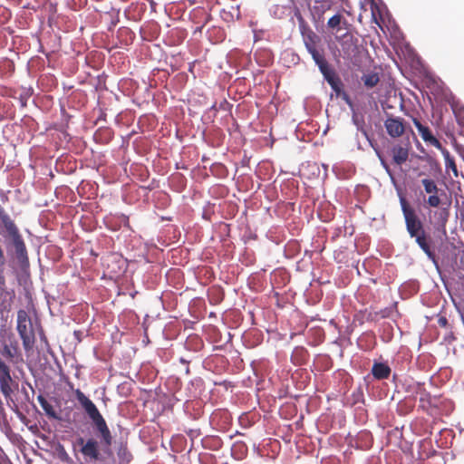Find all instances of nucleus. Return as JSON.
I'll return each instance as SVG.
<instances>
[{"label":"nucleus","mask_w":464,"mask_h":464,"mask_svg":"<svg viewBox=\"0 0 464 464\" xmlns=\"http://www.w3.org/2000/svg\"><path fill=\"white\" fill-rule=\"evenodd\" d=\"M75 397L84 412L93 423L97 432L100 434V443L94 438L84 440L79 438L77 443L82 447L81 453L85 459L90 461L101 460L100 445L104 454L111 456L112 451L111 450L112 444V435L107 425V422L96 405L90 400L80 389L74 391Z\"/></svg>","instance_id":"obj_1"},{"label":"nucleus","mask_w":464,"mask_h":464,"mask_svg":"<svg viewBox=\"0 0 464 464\" xmlns=\"http://www.w3.org/2000/svg\"><path fill=\"white\" fill-rule=\"evenodd\" d=\"M19 356L18 343L15 340L0 335V392L5 401H13L12 396L18 383L12 377L11 363L17 362Z\"/></svg>","instance_id":"obj_2"},{"label":"nucleus","mask_w":464,"mask_h":464,"mask_svg":"<svg viewBox=\"0 0 464 464\" xmlns=\"http://www.w3.org/2000/svg\"><path fill=\"white\" fill-rule=\"evenodd\" d=\"M400 204L409 236L415 239L416 244L426 254L428 258L436 264V255L431 249L432 239L426 231L423 221L416 209L404 197L400 198Z\"/></svg>","instance_id":"obj_3"},{"label":"nucleus","mask_w":464,"mask_h":464,"mask_svg":"<svg viewBox=\"0 0 464 464\" xmlns=\"http://www.w3.org/2000/svg\"><path fill=\"white\" fill-rule=\"evenodd\" d=\"M420 184L423 188V191L428 195L425 204L430 208H440L438 210L434 211L436 224L445 228L450 217V202H448L446 207H441L444 205L443 198L446 197L445 191L440 188L437 181L430 178L422 179Z\"/></svg>","instance_id":"obj_4"},{"label":"nucleus","mask_w":464,"mask_h":464,"mask_svg":"<svg viewBox=\"0 0 464 464\" xmlns=\"http://www.w3.org/2000/svg\"><path fill=\"white\" fill-rule=\"evenodd\" d=\"M18 334L23 342L24 350H31L34 344V334L32 328L31 319L27 312L20 309L17 312V326Z\"/></svg>","instance_id":"obj_5"},{"label":"nucleus","mask_w":464,"mask_h":464,"mask_svg":"<svg viewBox=\"0 0 464 464\" xmlns=\"http://www.w3.org/2000/svg\"><path fill=\"white\" fill-rule=\"evenodd\" d=\"M384 127L387 133L392 138H398L403 135L405 131V122L402 118L388 116L384 121Z\"/></svg>","instance_id":"obj_6"},{"label":"nucleus","mask_w":464,"mask_h":464,"mask_svg":"<svg viewBox=\"0 0 464 464\" xmlns=\"http://www.w3.org/2000/svg\"><path fill=\"white\" fill-rule=\"evenodd\" d=\"M0 234L6 233L10 238L19 235V229L3 207L0 206Z\"/></svg>","instance_id":"obj_7"},{"label":"nucleus","mask_w":464,"mask_h":464,"mask_svg":"<svg viewBox=\"0 0 464 464\" xmlns=\"http://www.w3.org/2000/svg\"><path fill=\"white\" fill-rule=\"evenodd\" d=\"M412 121L414 126L418 130V132L420 135L421 139L426 143L437 148L438 150L441 149V142L436 137L433 136L429 127L421 124V122L417 118H413Z\"/></svg>","instance_id":"obj_8"},{"label":"nucleus","mask_w":464,"mask_h":464,"mask_svg":"<svg viewBox=\"0 0 464 464\" xmlns=\"http://www.w3.org/2000/svg\"><path fill=\"white\" fill-rule=\"evenodd\" d=\"M411 145L410 143L396 144L391 149V155L392 157V162L397 166L404 164L410 154Z\"/></svg>","instance_id":"obj_9"},{"label":"nucleus","mask_w":464,"mask_h":464,"mask_svg":"<svg viewBox=\"0 0 464 464\" xmlns=\"http://www.w3.org/2000/svg\"><path fill=\"white\" fill-rule=\"evenodd\" d=\"M333 0H314L311 13L314 19L321 20L326 11L333 6Z\"/></svg>","instance_id":"obj_10"},{"label":"nucleus","mask_w":464,"mask_h":464,"mask_svg":"<svg viewBox=\"0 0 464 464\" xmlns=\"http://www.w3.org/2000/svg\"><path fill=\"white\" fill-rule=\"evenodd\" d=\"M13 245L14 246L15 255L19 262L25 263L28 262L27 250L24 244V241L21 236V234L16 235L11 237Z\"/></svg>","instance_id":"obj_11"},{"label":"nucleus","mask_w":464,"mask_h":464,"mask_svg":"<svg viewBox=\"0 0 464 464\" xmlns=\"http://www.w3.org/2000/svg\"><path fill=\"white\" fill-rule=\"evenodd\" d=\"M14 299V290L6 291L5 288L0 291V318L4 313H9Z\"/></svg>","instance_id":"obj_12"},{"label":"nucleus","mask_w":464,"mask_h":464,"mask_svg":"<svg viewBox=\"0 0 464 464\" xmlns=\"http://www.w3.org/2000/svg\"><path fill=\"white\" fill-rule=\"evenodd\" d=\"M341 47L344 54V58L351 60L355 63V55L359 51L358 45L353 41L352 38L343 40L341 43Z\"/></svg>","instance_id":"obj_13"},{"label":"nucleus","mask_w":464,"mask_h":464,"mask_svg":"<svg viewBox=\"0 0 464 464\" xmlns=\"http://www.w3.org/2000/svg\"><path fill=\"white\" fill-rule=\"evenodd\" d=\"M308 53L312 55L313 60L314 61L315 64L318 66L320 71H323V69L329 66V63L324 56V49L323 48L322 45L314 49L309 50Z\"/></svg>","instance_id":"obj_14"},{"label":"nucleus","mask_w":464,"mask_h":464,"mask_svg":"<svg viewBox=\"0 0 464 464\" xmlns=\"http://www.w3.org/2000/svg\"><path fill=\"white\" fill-rule=\"evenodd\" d=\"M391 372L390 366L383 362H374L372 368V374L377 380L388 379Z\"/></svg>","instance_id":"obj_15"},{"label":"nucleus","mask_w":464,"mask_h":464,"mask_svg":"<svg viewBox=\"0 0 464 464\" xmlns=\"http://www.w3.org/2000/svg\"><path fill=\"white\" fill-rule=\"evenodd\" d=\"M440 150L441 154L443 155V158L445 160L446 171L451 170L453 173V176L455 178H458L459 171H458V168H457L454 158L450 155V151L443 146L441 147V149H440Z\"/></svg>","instance_id":"obj_16"},{"label":"nucleus","mask_w":464,"mask_h":464,"mask_svg":"<svg viewBox=\"0 0 464 464\" xmlns=\"http://www.w3.org/2000/svg\"><path fill=\"white\" fill-rule=\"evenodd\" d=\"M303 36L307 51L321 46V38L314 31L309 30Z\"/></svg>","instance_id":"obj_17"},{"label":"nucleus","mask_w":464,"mask_h":464,"mask_svg":"<svg viewBox=\"0 0 464 464\" xmlns=\"http://www.w3.org/2000/svg\"><path fill=\"white\" fill-rule=\"evenodd\" d=\"M320 72L323 74L324 80L328 82V84L331 87L336 85L337 83H339V82L342 81L340 77L335 73V72L333 69H331L330 65Z\"/></svg>","instance_id":"obj_18"},{"label":"nucleus","mask_w":464,"mask_h":464,"mask_svg":"<svg viewBox=\"0 0 464 464\" xmlns=\"http://www.w3.org/2000/svg\"><path fill=\"white\" fill-rule=\"evenodd\" d=\"M320 72L323 74L324 80L328 82V84L331 87L336 85L337 83H339V82L342 81L340 77L335 73V72L333 69H331L330 65Z\"/></svg>","instance_id":"obj_19"},{"label":"nucleus","mask_w":464,"mask_h":464,"mask_svg":"<svg viewBox=\"0 0 464 464\" xmlns=\"http://www.w3.org/2000/svg\"><path fill=\"white\" fill-rule=\"evenodd\" d=\"M363 84L366 88H373L380 82V77L376 72L363 74L362 77Z\"/></svg>","instance_id":"obj_20"},{"label":"nucleus","mask_w":464,"mask_h":464,"mask_svg":"<svg viewBox=\"0 0 464 464\" xmlns=\"http://www.w3.org/2000/svg\"><path fill=\"white\" fill-rule=\"evenodd\" d=\"M5 265V257L4 254V250L0 246V291H3L5 288V277L4 276V268Z\"/></svg>","instance_id":"obj_21"},{"label":"nucleus","mask_w":464,"mask_h":464,"mask_svg":"<svg viewBox=\"0 0 464 464\" xmlns=\"http://www.w3.org/2000/svg\"><path fill=\"white\" fill-rule=\"evenodd\" d=\"M453 112L456 117L457 122L464 127V106H455Z\"/></svg>","instance_id":"obj_22"},{"label":"nucleus","mask_w":464,"mask_h":464,"mask_svg":"<svg viewBox=\"0 0 464 464\" xmlns=\"http://www.w3.org/2000/svg\"><path fill=\"white\" fill-rule=\"evenodd\" d=\"M43 410L44 411L45 414L54 420H60V417L58 416L57 412L55 411L54 408L51 403L48 401L42 406Z\"/></svg>","instance_id":"obj_23"},{"label":"nucleus","mask_w":464,"mask_h":464,"mask_svg":"<svg viewBox=\"0 0 464 464\" xmlns=\"http://www.w3.org/2000/svg\"><path fill=\"white\" fill-rule=\"evenodd\" d=\"M341 21H342V15L341 14H334V16H332L328 22H327V26L329 28H332V29H335L337 28L340 24H341Z\"/></svg>","instance_id":"obj_24"},{"label":"nucleus","mask_w":464,"mask_h":464,"mask_svg":"<svg viewBox=\"0 0 464 464\" xmlns=\"http://www.w3.org/2000/svg\"><path fill=\"white\" fill-rule=\"evenodd\" d=\"M430 399H431L430 394L429 392H426L425 391H423L420 393V407L423 409L429 407L430 405Z\"/></svg>","instance_id":"obj_25"},{"label":"nucleus","mask_w":464,"mask_h":464,"mask_svg":"<svg viewBox=\"0 0 464 464\" xmlns=\"http://www.w3.org/2000/svg\"><path fill=\"white\" fill-rule=\"evenodd\" d=\"M331 88L335 92L336 96H340L341 93L343 92V83L341 81V82H339V83L332 86Z\"/></svg>","instance_id":"obj_26"},{"label":"nucleus","mask_w":464,"mask_h":464,"mask_svg":"<svg viewBox=\"0 0 464 464\" xmlns=\"http://www.w3.org/2000/svg\"><path fill=\"white\" fill-rule=\"evenodd\" d=\"M376 152H377V155H378V157H379V159H380V160H381V163H382V167L386 169V171H387L390 175H392L391 170H390V168H389V165L387 164V162H386V161L382 158V156H381V154H380V152H379V151H377V150H376Z\"/></svg>","instance_id":"obj_27"},{"label":"nucleus","mask_w":464,"mask_h":464,"mask_svg":"<svg viewBox=\"0 0 464 464\" xmlns=\"http://www.w3.org/2000/svg\"><path fill=\"white\" fill-rule=\"evenodd\" d=\"M339 97H341L348 105L352 106L351 99L344 91L341 93Z\"/></svg>","instance_id":"obj_28"},{"label":"nucleus","mask_w":464,"mask_h":464,"mask_svg":"<svg viewBox=\"0 0 464 464\" xmlns=\"http://www.w3.org/2000/svg\"><path fill=\"white\" fill-rule=\"evenodd\" d=\"M37 401H38L39 404L41 405V407L47 402V400L41 394L38 395Z\"/></svg>","instance_id":"obj_29"},{"label":"nucleus","mask_w":464,"mask_h":464,"mask_svg":"<svg viewBox=\"0 0 464 464\" xmlns=\"http://www.w3.org/2000/svg\"><path fill=\"white\" fill-rule=\"evenodd\" d=\"M459 268L464 270V252L459 256Z\"/></svg>","instance_id":"obj_30"},{"label":"nucleus","mask_w":464,"mask_h":464,"mask_svg":"<svg viewBox=\"0 0 464 464\" xmlns=\"http://www.w3.org/2000/svg\"><path fill=\"white\" fill-rule=\"evenodd\" d=\"M362 132L367 137V132L362 129Z\"/></svg>","instance_id":"obj_31"}]
</instances>
